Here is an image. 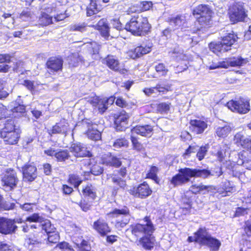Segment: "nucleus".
Instances as JSON below:
<instances>
[{
	"mask_svg": "<svg viewBox=\"0 0 251 251\" xmlns=\"http://www.w3.org/2000/svg\"><path fill=\"white\" fill-rule=\"evenodd\" d=\"M210 175V172L206 169L181 168L178 170V173L172 178L171 183L174 186L181 185L189 181L191 177L206 178Z\"/></svg>",
	"mask_w": 251,
	"mask_h": 251,
	"instance_id": "nucleus-1",
	"label": "nucleus"
},
{
	"mask_svg": "<svg viewBox=\"0 0 251 251\" xmlns=\"http://www.w3.org/2000/svg\"><path fill=\"white\" fill-rule=\"evenodd\" d=\"M150 27L147 18L137 15L126 23L125 29L134 35H141L148 32Z\"/></svg>",
	"mask_w": 251,
	"mask_h": 251,
	"instance_id": "nucleus-2",
	"label": "nucleus"
},
{
	"mask_svg": "<svg viewBox=\"0 0 251 251\" xmlns=\"http://www.w3.org/2000/svg\"><path fill=\"white\" fill-rule=\"evenodd\" d=\"M20 131L12 121H8L4 127L0 131V135L6 144L14 145L17 143Z\"/></svg>",
	"mask_w": 251,
	"mask_h": 251,
	"instance_id": "nucleus-3",
	"label": "nucleus"
},
{
	"mask_svg": "<svg viewBox=\"0 0 251 251\" xmlns=\"http://www.w3.org/2000/svg\"><path fill=\"white\" fill-rule=\"evenodd\" d=\"M195 240L200 244L206 245L213 251H218L221 245L219 240L211 236L205 228L199 229L196 235Z\"/></svg>",
	"mask_w": 251,
	"mask_h": 251,
	"instance_id": "nucleus-4",
	"label": "nucleus"
},
{
	"mask_svg": "<svg viewBox=\"0 0 251 251\" xmlns=\"http://www.w3.org/2000/svg\"><path fill=\"white\" fill-rule=\"evenodd\" d=\"M108 215L117 218L115 226L118 229L124 227L128 223L130 218L129 211L126 207L120 209H115Z\"/></svg>",
	"mask_w": 251,
	"mask_h": 251,
	"instance_id": "nucleus-5",
	"label": "nucleus"
},
{
	"mask_svg": "<svg viewBox=\"0 0 251 251\" xmlns=\"http://www.w3.org/2000/svg\"><path fill=\"white\" fill-rule=\"evenodd\" d=\"M145 224H137L131 226L130 231L136 237L145 235H151L153 232L154 228L151 220L147 217L145 218Z\"/></svg>",
	"mask_w": 251,
	"mask_h": 251,
	"instance_id": "nucleus-6",
	"label": "nucleus"
},
{
	"mask_svg": "<svg viewBox=\"0 0 251 251\" xmlns=\"http://www.w3.org/2000/svg\"><path fill=\"white\" fill-rule=\"evenodd\" d=\"M194 15H200L197 17L198 22L201 25L209 24L212 17V11L207 5H199L193 10Z\"/></svg>",
	"mask_w": 251,
	"mask_h": 251,
	"instance_id": "nucleus-7",
	"label": "nucleus"
},
{
	"mask_svg": "<svg viewBox=\"0 0 251 251\" xmlns=\"http://www.w3.org/2000/svg\"><path fill=\"white\" fill-rule=\"evenodd\" d=\"M226 106L231 111L240 114H245L250 110L249 101L244 99L231 100L227 102Z\"/></svg>",
	"mask_w": 251,
	"mask_h": 251,
	"instance_id": "nucleus-8",
	"label": "nucleus"
},
{
	"mask_svg": "<svg viewBox=\"0 0 251 251\" xmlns=\"http://www.w3.org/2000/svg\"><path fill=\"white\" fill-rule=\"evenodd\" d=\"M228 14L232 22L235 23L242 21L246 16L243 3H234L229 9Z\"/></svg>",
	"mask_w": 251,
	"mask_h": 251,
	"instance_id": "nucleus-9",
	"label": "nucleus"
},
{
	"mask_svg": "<svg viewBox=\"0 0 251 251\" xmlns=\"http://www.w3.org/2000/svg\"><path fill=\"white\" fill-rule=\"evenodd\" d=\"M0 179L2 185L9 190L15 187L18 182L15 172L10 169L6 170L5 172L1 175Z\"/></svg>",
	"mask_w": 251,
	"mask_h": 251,
	"instance_id": "nucleus-10",
	"label": "nucleus"
},
{
	"mask_svg": "<svg viewBox=\"0 0 251 251\" xmlns=\"http://www.w3.org/2000/svg\"><path fill=\"white\" fill-rule=\"evenodd\" d=\"M130 194L136 198L145 199L152 193V190L146 182L134 186L128 190Z\"/></svg>",
	"mask_w": 251,
	"mask_h": 251,
	"instance_id": "nucleus-11",
	"label": "nucleus"
},
{
	"mask_svg": "<svg viewBox=\"0 0 251 251\" xmlns=\"http://www.w3.org/2000/svg\"><path fill=\"white\" fill-rule=\"evenodd\" d=\"M10 116L18 118L24 115L25 112V107L23 104V101L19 96L16 100L10 103L8 106Z\"/></svg>",
	"mask_w": 251,
	"mask_h": 251,
	"instance_id": "nucleus-12",
	"label": "nucleus"
},
{
	"mask_svg": "<svg viewBox=\"0 0 251 251\" xmlns=\"http://www.w3.org/2000/svg\"><path fill=\"white\" fill-rule=\"evenodd\" d=\"M152 44L151 43L142 44L133 50H130L127 52L128 56L132 59L139 58L142 55L151 52Z\"/></svg>",
	"mask_w": 251,
	"mask_h": 251,
	"instance_id": "nucleus-13",
	"label": "nucleus"
},
{
	"mask_svg": "<svg viewBox=\"0 0 251 251\" xmlns=\"http://www.w3.org/2000/svg\"><path fill=\"white\" fill-rule=\"evenodd\" d=\"M53 10V8L49 5L43 6L41 9L39 17V24L43 26L48 25L52 23V18L49 14Z\"/></svg>",
	"mask_w": 251,
	"mask_h": 251,
	"instance_id": "nucleus-14",
	"label": "nucleus"
},
{
	"mask_svg": "<svg viewBox=\"0 0 251 251\" xmlns=\"http://www.w3.org/2000/svg\"><path fill=\"white\" fill-rule=\"evenodd\" d=\"M187 17L188 16L185 15L172 17L169 19L170 24L176 29L179 28L183 29L188 27L190 25V23L187 19Z\"/></svg>",
	"mask_w": 251,
	"mask_h": 251,
	"instance_id": "nucleus-15",
	"label": "nucleus"
},
{
	"mask_svg": "<svg viewBox=\"0 0 251 251\" xmlns=\"http://www.w3.org/2000/svg\"><path fill=\"white\" fill-rule=\"evenodd\" d=\"M70 151L76 157L91 156V153L85 145L81 143L73 144L70 148Z\"/></svg>",
	"mask_w": 251,
	"mask_h": 251,
	"instance_id": "nucleus-16",
	"label": "nucleus"
},
{
	"mask_svg": "<svg viewBox=\"0 0 251 251\" xmlns=\"http://www.w3.org/2000/svg\"><path fill=\"white\" fill-rule=\"evenodd\" d=\"M17 226L13 225L11 219L0 218V233L3 234H9L14 233Z\"/></svg>",
	"mask_w": 251,
	"mask_h": 251,
	"instance_id": "nucleus-17",
	"label": "nucleus"
},
{
	"mask_svg": "<svg viewBox=\"0 0 251 251\" xmlns=\"http://www.w3.org/2000/svg\"><path fill=\"white\" fill-rule=\"evenodd\" d=\"M23 178L25 181H32L37 177V169L31 165H26L23 168Z\"/></svg>",
	"mask_w": 251,
	"mask_h": 251,
	"instance_id": "nucleus-18",
	"label": "nucleus"
},
{
	"mask_svg": "<svg viewBox=\"0 0 251 251\" xmlns=\"http://www.w3.org/2000/svg\"><path fill=\"white\" fill-rule=\"evenodd\" d=\"M190 124L191 130L196 134L202 133L207 127L205 122L199 119L191 120Z\"/></svg>",
	"mask_w": 251,
	"mask_h": 251,
	"instance_id": "nucleus-19",
	"label": "nucleus"
},
{
	"mask_svg": "<svg viewBox=\"0 0 251 251\" xmlns=\"http://www.w3.org/2000/svg\"><path fill=\"white\" fill-rule=\"evenodd\" d=\"M152 128L150 125L137 126L131 130V135L139 134L143 136L151 137L152 133Z\"/></svg>",
	"mask_w": 251,
	"mask_h": 251,
	"instance_id": "nucleus-20",
	"label": "nucleus"
},
{
	"mask_svg": "<svg viewBox=\"0 0 251 251\" xmlns=\"http://www.w3.org/2000/svg\"><path fill=\"white\" fill-rule=\"evenodd\" d=\"M198 148V147L190 146L189 148L186 150L184 154L185 155H189L192 152H195L198 151L197 157L199 160H201L204 158L207 152L208 146L205 145L203 147H201L199 149Z\"/></svg>",
	"mask_w": 251,
	"mask_h": 251,
	"instance_id": "nucleus-21",
	"label": "nucleus"
},
{
	"mask_svg": "<svg viewBox=\"0 0 251 251\" xmlns=\"http://www.w3.org/2000/svg\"><path fill=\"white\" fill-rule=\"evenodd\" d=\"M247 63V61L241 57H233L223 60V66L224 68H228L229 67H240Z\"/></svg>",
	"mask_w": 251,
	"mask_h": 251,
	"instance_id": "nucleus-22",
	"label": "nucleus"
},
{
	"mask_svg": "<svg viewBox=\"0 0 251 251\" xmlns=\"http://www.w3.org/2000/svg\"><path fill=\"white\" fill-rule=\"evenodd\" d=\"M225 30H223L221 34L222 36V41L224 46L226 48L229 49L236 41H237L238 37L232 31L231 32L226 33Z\"/></svg>",
	"mask_w": 251,
	"mask_h": 251,
	"instance_id": "nucleus-23",
	"label": "nucleus"
},
{
	"mask_svg": "<svg viewBox=\"0 0 251 251\" xmlns=\"http://www.w3.org/2000/svg\"><path fill=\"white\" fill-rule=\"evenodd\" d=\"M69 130V124L65 119L61 120L59 123L54 125L50 133L67 134Z\"/></svg>",
	"mask_w": 251,
	"mask_h": 251,
	"instance_id": "nucleus-24",
	"label": "nucleus"
},
{
	"mask_svg": "<svg viewBox=\"0 0 251 251\" xmlns=\"http://www.w3.org/2000/svg\"><path fill=\"white\" fill-rule=\"evenodd\" d=\"M100 163L115 167L120 166L122 164L119 158L109 153L103 155L101 157V160L100 161Z\"/></svg>",
	"mask_w": 251,
	"mask_h": 251,
	"instance_id": "nucleus-25",
	"label": "nucleus"
},
{
	"mask_svg": "<svg viewBox=\"0 0 251 251\" xmlns=\"http://www.w3.org/2000/svg\"><path fill=\"white\" fill-rule=\"evenodd\" d=\"M21 84L30 91L32 94H35L40 90L43 85L37 80L32 81L28 79L23 80Z\"/></svg>",
	"mask_w": 251,
	"mask_h": 251,
	"instance_id": "nucleus-26",
	"label": "nucleus"
},
{
	"mask_svg": "<svg viewBox=\"0 0 251 251\" xmlns=\"http://www.w3.org/2000/svg\"><path fill=\"white\" fill-rule=\"evenodd\" d=\"M104 63L110 69L124 73V70L122 69L119 60L115 56H108L104 59Z\"/></svg>",
	"mask_w": 251,
	"mask_h": 251,
	"instance_id": "nucleus-27",
	"label": "nucleus"
},
{
	"mask_svg": "<svg viewBox=\"0 0 251 251\" xmlns=\"http://www.w3.org/2000/svg\"><path fill=\"white\" fill-rule=\"evenodd\" d=\"M128 118L129 116L126 112L125 111L121 112L115 120L116 129L119 130H124L127 125Z\"/></svg>",
	"mask_w": 251,
	"mask_h": 251,
	"instance_id": "nucleus-28",
	"label": "nucleus"
},
{
	"mask_svg": "<svg viewBox=\"0 0 251 251\" xmlns=\"http://www.w3.org/2000/svg\"><path fill=\"white\" fill-rule=\"evenodd\" d=\"M93 227L101 236H104L110 231L108 224L101 219H99L95 222Z\"/></svg>",
	"mask_w": 251,
	"mask_h": 251,
	"instance_id": "nucleus-29",
	"label": "nucleus"
},
{
	"mask_svg": "<svg viewBox=\"0 0 251 251\" xmlns=\"http://www.w3.org/2000/svg\"><path fill=\"white\" fill-rule=\"evenodd\" d=\"M91 26L99 30L103 37L106 38L109 36V27L106 19H101L96 25H92Z\"/></svg>",
	"mask_w": 251,
	"mask_h": 251,
	"instance_id": "nucleus-30",
	"label": "nucleus"
},
{
	"mask_svg": "<svg viewBox=\"0 0 251 251\" xmlns=\"http://www.w3.org/2000/svg\"><path fill=\"white\" fill-rule=\"evenodd\" d=\"M88 130L86 132L89 138L92 140L97 141L101 138V133L97 129V126L90 123L88 124Z\"/></svg>",
	"mask_w": 251,
	"mask_h": 251,
	"instance_id": "nucleus-31",
	"label": "nucleus"
},
{
	"mask_svg": "<svg viewBox=\"0 0 251 251\" xmlns=\"http://www.w3.org/2000/svg\"><path fill=\"white\" fill-rule=\"evenodd\" d=\"M47 65L49 69L56 72L62 69L63 61L60 58L51 57L48 61Z\"/></svg>",
	"mask_w": 251,
	"mask_h": 251,
	"instance_id": "nucleus-32",
	"label": "nucleus"
},
{
	"mask_svg": "<svg viewBox=\"0 0 251 251\" xmlns=\"http://www.w3.org/2000/svg\"><path fill=\"white\" fill-rule=\"evenodd\" d=\"M235 190L231 183L228 181H226L220 185V187L217 190V192L223 197L229 195V193Z\"/></svg>",
	"mask_w": 251,
	"mask_h": 251,
	"instance_id": "nucleus-33",
	"label": "nucleus"
},
{
	"mask_svg": "<svg viewBox=\"0 0 251 251\" xmlns=\"http://www.w3.org/2000/svg\"><path fill=\"white\" fill-rule=\"evenodd\" d=\"M73 242L78 248V251H90L91 247L87 241L84 240L82 237H74Z\"/></svg>",
	"mask_w": 251,
	"mask_h": 251,
	"instance_id": "nucleus-34",
	"label": "nucleus"
},
{
	"mask_svg": "<svg viewBox=\"0 0 251 251\" xmlns=\"http://www.w3.org/2000/svg\"><path fill=\"white\" fill-rule=\"evenodd\" d=\"M231 131V127L228 125L217 126L215 128L216 135L220 138H225L228 136Z\"/></svg>",
	"mask_w": 251,
	"mask_h": 251,
	"instance_id": "nucleus-35",
	"label": "nucleus"
},
{
	"mask_svg": "<svg viewBox=\"0 0 251 251\" xmlns=\"http://www.w3.org/2000/svg\"><path fill=\"white\" fill-rule=\"evenodd\" d=\"M151 234L145 235L139 240L140 244L146 249L151 250L153 247L154 239Z\"/></svg>",
	"mask_w": 251,
	"mask_h": 251,
	"instance_id": "nucleus-36",
	"label": "nucleus"
},
{
	"mask_svg": "<svg viewBox=\"0 0 251 251\" xmlns=\"http://www.w3.org/2000/svg\"><path fill=\"white\" fill-rule=\"evenodd\" d=\"M209 48L210 50L217 54L229 50L224 45L222 42H211L209 44Z\"/></svg>",
	"mask_w": 251,
	"mask_h": 251,
	"instance_id": "nucleus-37",
	"label": "nucleus"
},
{
	"mask_svg": "<svg viewBox=\"0 0 251 251\" xmlns=\"http://www.w3.org/2000/svg\"><path fill=\"white\" fill-rule=\"evenodd\" d=\"M84 45L92 54L94 59H97L99 58L98 53L100 50V45L97 43L92 42L85 44Z\"/></svg>",
	"mask_w": 251,
	"mask_h": 251,
	"instance_id": "nucleus-38",
	"label": "nucleus"
},
{
	"mask_svg": "<svg viewBox=\"0 0 251 251\" xmlns=\"http://www.w3.org/2000/svg\"><path fill=\"white\" fill-rule=\"evenodd\" d=\"M172 57L175 58L176 61L185 60L187 57L183 53V50L179 47H175L174 50L169 52Z\"/></svg>",
	"mask_w": 251,
	"mask_h": 251,
	"instance_id": "nucleus-39",
	"label": "nucleus"
},
{
	"mask_svg": "<svg viewBox=\"0 0 251 251\" xmlns=\"http://www.w3.org/2000/svg\"><path fill=\"white\" fill-rule=\"evenodd\" d=\"M100 11V8L98 6L96 1L91 0L90 3L86 8L87 16H91L94 14H96Z\"/></svg>",
	"mask_w": 251,
	"mask_h": 251,
	"instance_id": "nucleus-40",
	"label": "nucleus"
},
{
	"mask_svg": "<svg viewBox=\"0 0 251 251\" xmlns=\"http://www.w3.org/2000/svg\"><path fill=\"white\" fill-rule=\"evenodd\" d=\"M82 192L84 196L89 197L92 200H94L96 197L95 189L91 184L85 186L83 188Z\"/></svg>",
	"mask_w": 251,
	"mask_h": 251,
	"instance_id": "nucleus-41",
	"label": "nucleus"
},
{
	"mask_svg": "<svg viewBox=\"0 0 251 251\" xmlns=\"http://www.w3.org/2000/svg\"><path fill=\"white\" fill-rule=\"evenodd\" d=\"M40 226H42V228L44 230L47 234L51 233L53 230H55V228L51 225L50 222L47 219H44Z\"/></svg>",
	"mask_w": 251,
	"mask_h": 251,
	"instance_id": "nucleus-42",
	"label": "nucleus"
},
{
	"mask_svg": "<svg viewBox=\"0 0 251 251\" xmlns=\"http://www.w3.org/2000/svg\"><path fill=\"white\" fill-rule=\"evenodd\" d=\"M247 139V138H245L242 133L239 132L235 135L234 141L238 146H240L243 148L244 144H245Z\"/></svg>",
	"mask_w": 251,
	"mask_h": 251,
	"instance_id": "nucleus-43",
	"label": "nucleus"
},
{
	"mask_svg": "<svg viewBox=\"0 0 251 251\" xmlns=\"http://www.w3.org/2000/svg\"><path fill=\"white\" fill-rule=\"evenodd\" d=\"M43 219L44 218L41 216H40L39 214L34 213L26 218V221L38 224L39 226H40L41 224L43 221Z\"/></svg>",
	"mask_w": 251,
	"mask_h": 251,
	"instance_id": "nucleus-44",
	"label": "nucleus"
},
{
	"mask_svg": "<svg viewBox=\"0 0 251 251\" xmlns=\"http://www.w3.org/2000/svg\"><path fill=\"white\" fill-rule=\"evenodd\" d=\"M69 153L67 150H59L57 151L55 158L58 161H63L68 159Z\"/></svg>",
	"mask_w": 251,
	"mask_h": 251,
	"instance_id": "nucleus-45",
	"label": "nucleus"
},
{
	"mask_svg": "<svg viewBox=\"0 0 251 251\" xmlns=\"http://www.w3.org/2000/svg\"><path fill=\"white\" fill-rule=\"evenodd\" d=\"M208 188V186H205L203 185H202L201 184L197 185L195 184L191 186L190 188V190L193 193V194H198L199 193H200L201 192H202L204 190H206Z\"/></svg>",
	"mask_w": 251,
	"mask_h": 251,
	"instance_id": "nucleus-46",
	"label": "nucleus"
},
{
	"mask_svg": "<svg viewBox=\"0 0 251 251\" xmlns=\"http://www.w3.org/2000/svg\"><path fill=\"white\" fill-rule=\"evenodd\" d=\"M128 142L125 138L117 139L113 144L114 150H117L123 147H126L128 146Z\"/></svg>",
	"mask_w": 251,
	"mask_h": 251,
	"instance_id": "nucleus-47",
	"label": "nucleus"
},
{
	"mask_svg": "<svg viewBox=\"0 0 251 251\" xmlns=\"http://www.w3.org/2000/svg\"><path fill=\"white\" fill-rule=\"evenodd\" d=\"M82 180L76 175H72L70 176L69 182L73 185L75 188L78 187L81 183Z\"/></svg>",
	"mask_w": 251,
	"mask_h": 251,
	"instance_id": "nucleus-48",
	"label": "nucleus"
},
{
	"mask_svg": "<svg viewBox=\"0 0 251 251\" xmlns=\"http://www.w3.org/2000/svg\"><path fill=\"white\" fill-rule=\"evenodd\" d=\"M170 109V103L162 102L159 103L157 107V110L161 113H167Z\"/></svg>",
	"mask_w": 251,
	"mask_h": 251,
	"instance_id": "nucleus-49",
	"label": "nucleus"
},
{
	"mask_svg": "<svg viewBox=\"0 0 251 251\" xmlns=\"http://www.w3.org/2000/svg\"><path fill=\"white\" fill-rule=\"evenodd\" d=\"M131 141L134 149L138 151L144 150V146L138 141L137 139L134 135H131Z\"/></svg>",
	"mask_w": 251,
	"mask_h": 251,
	"instance_id": "nucleus-50",
	"label": "nucleus"
},
{
	"mask_svg": "<svg viewBox=\"0 0 251 251\" xmlns=\"http://www.w3.org/2000/svg\"><path fill=\"white\" fill-rule=\"evenodd\" d=\"M48 239L50 243H56L59 240V236L57 232L53 230L51 233H48Z\"/></svg>",
	"mask_w": 251,
	"mask_h": 251,
	"instance_id": "nucleus-51",
	"label": "nucleus"
},
{
	"mask_svg": "<svg viewBox=\"0 0 251 251\" xmlns=\"http://www.w3.org/2000/svg\"><path fill=\"white\" fill-rule=\"evenodd\" d=\"M70 30L73 31L83 32L86 30V25L84 23L72 25Z\"/></svg>",
	"mask_w": 251,
	"mask_h": 251,
	"instance_id": "nucleus-52",
	"label": "nucleus"
},
{
	"mask_svg": "<svg viewBox=\"0 0 251 251\" xmlns=\"http://www.w3.org/2000/svg\"><path fill=\"white\" fill-rule=\"evenodd\" d=\"M102 168L98 164H94L91 168V174L95 176H98L103 172Z\"/></svg>",
	"mask_w": 251,
	"mask_h": 251,
	"instance_id": "nucleus-53",
	"label": "nucleus"
},
{
	"mask_svg": "<svg viewBox=\"0 0 251 251\" xmlns=\"http://www.w3.org/2000/svg\"><path fill=\"white\" fill-rule=\"evenodd\" d=\"M158 172V169L155 166H152L149 172L147 174L149 178L155 180L157 178V174Z\"/></svg>",
	"mask_w": 251,
	"mask_h": 251,
	"instance_id": "nucleus-54",
	"label": "nucleus"
},
{
	"mask_svg": "<svg viewBox=\"0 0 251 251\" xmlns=\"http://www.w3.org/2000/svg\"><path fill=\"white\" fill-rule=\"evenodd\" d=\"M155 69L157 72L161 74L162 75H166L168 71L163 63H159L156 65Z\"/></svg>",
	"mask_w": 251,
	"mask_h": 251,
	"instance_id": "nucleus-55",
	"label": "nucleus"
},
{
	"mask_svg": "<svg viewBox=\"0 0 251 251\" xmlns=\"http://www.w3.org/2000/svg\"><path fill=\"white\" fill-rule=\"evenodd\" d=\"M106 100L104 99H100L98 104L96 106V108H98L99 111L100 113L104 112L107 108L106 105Z\"/></svg>",
	"mask_w": 251,
	"mask_h": 251,
	"instance_id": "nucleus-56",
	"label": "nucleus"
},
{
	"mask_svg": "<svg viewBox=\"0 0 251 251\" xmlns=\"http://www.w3.org/2000/svg\"><path fill=\"white\" fill-rule=\"evenodd\" d=\"M56 247L59 248L62 251H73V249L67 242H63L58 244Z\"/></svg>",
	"mask_w": 251,
	"mask_h": 251,
	"instance_id": "nucleus-57",
	"label": "nucleus"
},
{
	"mask_svg": "<svg viewBox=\"0 0 251 251\" xmlns=\"http://www.w3.org/2000/svg\"><path fill=\"white\" fill-rule=\"evenodd\" d=\"M112 181L116 184L118 185L120 187L125 188L126 186V182L125 180L116 176L112 178Z\"/></svg>",
	"mask_w": 251,
	"mask_h": 251,
	"instance_id": "nucleus-58",
	"label": "nucleus"
},
{
	"mask_svg": "<svg viewBox=\"0 0 251 251\" xmlns=\"http://www.w3.org/2000/svg\"><path fill=\"white\" fill-rule=\"evenodd\" d=\"M152 6V3L151 1H142L140 3V7L142 10L147 11L149 10Z\"/></svg>",
	"mask_w": 251,
	"mask_h": 251,
	"instance_id": "nucleus-59",
	"label": "nucleus"
},
{
	"mask_svg": "<svg viewBox=\"0 0 251 251\" xmlns=\"http://www.w3.org/2000/svg\"><path fill=\"white\" fill-rule=\"evenodd\" d=\"M11 56L9 54H0V63H8L11 61Z\"/></svg>",
	"mask_w": 251,
	"mask_h": 251,
	"instance_id": "nucleus-60",
	"label": "nucleus"
},
{
	"mask_svg": "<svg viewBox=\"0 0 251 251\" xmlns=\"http://www.w3.org/2000/svg\"><path fill=\"white\" fill-rule=\"evenodd\" d=\"M155 87L156 92H164L165 91H171V86L169 85L163 86L160 84H157Z\"/></svg>",
	"mask_w": 251,
	"mask_h": 251,
	"instance_id": "nucleus-61",
	"label": "nucleus"
},
{
	"mask_svg": "<svg viewBox=\"0 0 251 251\" xmlns=\"http://www.w3.org/2000/svg\"><path fill=\"white\" fill-rule=\"evenodd\" d=\"M248 208L244 207H238L235 212L236 216L244 215L248 213Z\"/></svg>",
	"mask_w": 251,
	"mask_h": 251,
	"instance_id": "nucleus-62",
	"label": "nucleus"
},
{
	"mask_svg": "<svg viewBox=\"0 0 251 251\" xmlns=\"http://www.w3.org/2000/svg\"><path fill=\"white\" fill-rule=\"evenodd\" d=\"M0 251H14L13 247L5 243L0 244Z\"/></svg>",
	"mask_w": 251,
	"mask_h": 251,
	"instance_id": "nucleus-63",
	"label": "nucleus"
},
{
	"mask_svg": "<svg viewBox=\"0 0 251 251\" xmlns=\"http://www.w3.org/2000/svg\"><path fill=\"white\" fill-rule=\"evenodd\" d=\"M245 231L248 236H251V220L247 221L245 223Z\"/></svg>",
	"mask_w": 251,
	"mask_h": 251,
	"instance_id": "nucleus-64",
	"label": "nucleus"
}]
</instances>
